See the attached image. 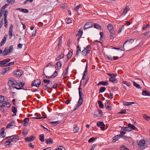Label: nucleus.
<instances>
[{"label":"nucleus","mask_w":150,"mask_h":150,"mask_svg":"<svg viewBox=\"0 0 150 150\" xmlns=\"http://www.w3.org/2000/svg\"><path fill=\"white\" fill-rule=\"evenodd\" d=\"M108 28L110 33V37L111 39H113L115 38V30L113 25L109 24L108 26Z\"/></svg>","instance_id":"nucleus-1"},{"label":"nucleus","mask_w":150,"mask_h":150,"mask_svg":"<svg viewBox=\"0 0 150 150\" xmlns=\"http://www.w3.org/2000/svg\"><path fill=\"white\" fill-rule=\"evenodd\" d=\"M8 85L10 88L12 87L14 88V87H16L18 85V83L14 79H12L8 80Z\"/></svg>","instance_id":"nucleus-2"},{"label":"nucleus","mask_w":150,"mask_h":150,"mask_svg":"<svg viewBox=\"0 0 150 150\" xmlns=\"http://www.w3.org/2000/svg\"><path fill=\"white\" fill-rule=\"evenodd\" d=\"M91 49L90 45L87 46L81 52V54L83 56H86L89 53Z\"/></svg>","instance_id":"nucleus-3"},{"label":"nucleus","mask_w":150,"mask_h":150,"mask_svg":"<svg viewBox=\"0 0 150 150\" xmlns=\"http://www.w3.org/2000/svg\"><path fill=\"white\" fill-rule=\"evenodd\" d=\"M18 85L16 87H14V88L16 89L17 90L23 89L25 91L28 90H30L28 89H25L23 87L25 85L24 83L22 82H18Z\"/></svg>","instance_id":"nucleus-4"},{"label":"nucleus","mask_w":150,"mask_h":150,"mask_svg":"<svg viewBox=\"0 0 150 150\" xmlns=\"http://www.w3.org/2000/svg\"><path fill=\"white\" fill-rule=\"evenodd\" d=\"M11 59L8 58L0 61V66L1 67H4L7 66L8 63L10 61Z\"/></svg>","instance_id":"nucleus-5"},{"label":"nucleus","mask_w":150,"mask_h":150,"mask_svg":"<svg viewBox=\"0 0 150 150\" xmlns=\"http://www.w3.org/2000/svg\"><path fill=\"white\" fill-rule=\"evenodd\" d=\"M41 81L40 79H37L34 80L31 84V86L32 87L35 86L38 87L41 84Z\"/></svg>","instance_id":"nucleus-6"},{"label":"nucleus","mask_w":150,"mask_h":150,"mask_svg":"<svg viewBox=\"0 0 150 150\" xmlns=\"http://www.w3.org/2000/svg\"><path fill=\"white\" fill-rule=\"evenodd\" d=\"M13 74L14 75H15L17 77H20L23 74V72L22 70H17L13 71Z\"/></svg>","instance_id":"nucleus-7"},{"label":"nucleus","mask_w":150,"mask_h":150,"mask_svg":"<svg viewBox=\"0 0 150 150\" xmlns=\"http://www.w3.org/2000/svg\"><path fill=\"white\" fill-rule=\"evenodd\" d=\"M97 125L98 127H100L102 130H104L107 128V127L105 128V125L103 122H99L97 123Z\"/></svg>","instance_id":"nucleus-8"},{"label":"nucleus","mask_w":150,"mask_h":150,"mask_svg":"<svg viewBox=\"0 0 150 150\" xmlns=\"http://www.w3.org/2000/svg\"><path fill=\"white\" fill-rule=\"evenodd\" d=\"M81 85H80L79 88V101L83 100V93L82 92V89L80 87Z\"/></svg>","instance_id":"nucleus-9"},{"label":"nucleus","mask_w":150,"mask_h":150,"mask_svg":"<svg viewBox=\"0 0 150 150\" xmlns=\"http://www.w3.org/2000/svg\"><path fill=\"white\" fill-rule=\"evenodd\" d=\"M93 26V25L91 23L89 22H87L84 25L83 27V29L85 30L88 28L92 27Z\"/></svg>","instance_id":"nucleus-10"},{"label":"nucleus","mask_w":150,"mask_h":150,"mask_svg":"<svg viewBox=\"0 0 150 150\" xmlns=\"http://www.w3.org/2000/svg\"><path fill=\"white\" fill-rule=\"evenodd\" d=\"M13 28V25L12 24H11L9 28V30L8 31V34L9 36V38L10 39H11L12 36V32Z\"/></svg>","instance_id":"nucleus-11"},{"label":"nucleus","mask_w":150,"mask_h":150,"mask_svg":"<svg viewBox=\"0 0 150 150\" xmlns=\"http://www.w3.org/2000/svg\"><path fill=\"white\" fill-rule=\"evenodd\" d=\"M11 139H8L5 142V144L6 146H7L8 147H10L12 145V142Z\"/></svg>","instance_id":"nucleus-12"},{"label":"nucleus","mask_w":150,"mask_h":150,"mask_svg":"<svg viewBox=\"0 0 150 150\" xmlns=\"http://www.w3.org/2000/svg\"><path fill=\"white\" fill-rule=\"evenodd\" d=\"M35 137L33 136H30L29 137H26L25 138V140L27 142H30L34 140Z\"/></svg>","instance_id":"nucleus-13"},{"label":"nucleus","mask_w":150,"mask_h":150,"mask_svg":"<svg viewBox=\"0 0 150 150\" xmlns=\"http://www.w3.org/2000/svg\"><path fill=\"white\" fill-rule=\"evenodd\" d=\"M108 84H109L107 81H101L98 83L97 85L98 86L102 85L103 86H105L108 85Z\"/></svg>","instance_id":"nucleus-14"},{"label":"nucleus","mask_w":150,"mask_h":150,"mask_svg":"<svg viewBox=\"0 0 150 150\" xmlns=\"http://www.w3.org/2000/svg\"><path fill=\"white\" fill-rule=\"evenodd\" d=\"M7 36L8 35L6 34L4 38H3L2 40L1 41L0 44V45L1 46H3L5 43Z\"/></svg>","instance_id":"nucleus-15"},{"label":"nucleus","mask_w":150,"mask_h":150,"mask_svg":"<svg viewBox=\"0 0 150 150\" xmlns=\"http://www.w3.org/2000/svg\"><path fill=\"white\" fill-rule=\"evenodd\" d=\"M122 137V136L120 135H117L115 136L113 138L112 142H115L117 141L120 138Z\"/></svg>","instance_id":"nucleus-16"},{"label":"nucleus","mask_w":150,"mask_h":150,"mask_svg":"<svg viewBox=\"0 0 150 150\" xmlns=\"http://www.w3.org/2000/svg\"><path fill=\"white\" fill-rule=\"evenodd\" d=\"M145 144V141L144 140H141L138 143V146L140 147L144 146Z\"/></svg>","instance_id":"nucleus-17"},{"label":"nucleus","mask_w":150,"mask_h":150,"mask_svg":"<svg viewBox=\"0 0 150 150\" xmlns=\"http://www.w3.org/2000/svg\"><path fill=\"white\" fill-rule=\"evenodd\" d=\"M13 137L12 139H11V141L12 142H16L17 140H19V138L16 135H15L13 136Z\"/></svg>","instance_id":"nucleus-18"},{"label":"nucleus","mask_w":150,"mask_h":150,"mask_svg":"<svg viewBox=\"0 0 150 150\" xmlns=\"http://www.w3.org/2000/svg\"><path fill=\"white\" fill-rule=\"evenodd\" d=\"M64 54L62 53L60 55H58L55 58V61H57L61 59L64 58Z\"/></svg>","instance_id":"nucleus-19"},{"label":"nucleus","mask_w":150,"mask_h":150,"mask_svg":"<svg viewBox=\"0 0 150 150\" xmlns=\"http://www.w3.org/2000/svg\"><path fill=\"white\" fill-rule=\"evenodd\" d=\"M83 100H82L81 101H79V100L77 102V103L78 104H76L75 106V110L77 109L83 103Z\"/></svg>","instance_id":"nucleus-20"},{"label":"nucleus","mask_w":150,"mask_h":150,"mask_svg":"<svg viewBox=\"0 0 150 150\" xmlns=\"http://www.w3.org/2000/svg\"><path fill=\"white\" fill-rule=\"evenodd\" d=\"M142 94L144 96H150V93L149 91H148L144 90L143 91Z\"/></svg>","instance_id":"nucleus-21"},{"label":"nucleus","mask_w":150,"mask_h":150,"mask_svg":"<svg viewBox=\"0 0 150 150\" xmlns=\"http://www.w3.org/2000/svg\"><path fill=\"white\" fill-rule=\"evenodd\" d=\"M8 49L7 47H5L3 51V54L4 56H5L7 55L9 53L8 51Z\"/></svg>","instance_id":"nucleus-22"},{"label":"nucleus","mask_w":150,"mask_h":150,"mask_svg":"<svg viewBox=\"0 0 150 150\" xmlns=\"http://www.w3.org/2000/svg\"><path fill=\"white\" fill-rule=\"evenodd\" d=\"M29 121V118H26L24 119L22 122V125L23 126H26L27 125H26V123H27Z\"/></svg>","instance_id":"nucleus-23"},{"label":"nucleus","mask_w":150,"mask_h":150,"mask_svg":"<svg viewBox=\"0 0 150 150\" xmlns=\"http://www.w3.org/2000/svg\"><path fill=\"white\" fill-rule=\"evenodd\" d=\"M134 102H128L126 101H125L123 102V104L124 105L126 106H129L132 105V104H134Z\"/></svg>","instance_id":"nucleus-24"},{"label":"nucleus","mask_w":150,"mask_h":150,"mask_svg":"<svg viewBox=\"0 0 150 150\" xmlns=\"http://www.w3.org/2000/svg\"><path fill=\"white\" fill-rule=\"evenodd\" d=\"M77 50L76 52V56H77V57L78 56V54L80 52H81V47H80L79 45H78L77 46Z\"/></svg>","instance_id":"nucleus-25"},{"label":"nucleus","mask_w":150,"mask_h":150,"mask_svg":"<svg viewBox=\"0 0 150 150\" xmlns=\"http://www.w3.org/2000/svg\"><path fill=\"white\" fill-rule=\"evenodd\" d=\"M105 106L106 108L108 109V110H111V107L110 104H108V102L105 103H104Z\"/></svg>","instance_id":"nucleus-26"},{"label":"nucleus","mask_w":150,"mask_h":150,"mask_svg":"<svg viewBox=\"0 0 150 150\" xmlns=\"http://www.w3.org/2000/svg\"><path fill=\"white\" fill-rule=\"evenodd\" d=\"M72 54V52L71 51H69L67 55V59H68V60L71 58Z\"/></svg>","instance_id":"nucleus-27"},{"label":"nucleus","mask_w":150,"mask_h":150,"mask_svg":"<svg viewBox=\"0 0 150 150\" xmlns=\"http://www.w3.org/2000/svg\"><path fill=\"white\" fill-rule=\"evenodd\" d=\"M133 84L134 86H135L136 88L139 89H140L141 88V86L139 84L133 81Z\"/></svg>","instance_id":"nucleus-28"},{"label":"nucleus","mask_w":150,"mask_h":150,"mask_svg":"<svg viewBox=\"0 0 150 150\" xmlns=\"http://www.w3.org/2000/svg\"><path fill=\"white\" fill-rule=\"evenodd\" d=\"M6 132H4V130H2L0 132V137L4 138L5 137Z\"/></svg>","instance_id":"nucleus-29"},{"label":"nucleus","mask_w":150,"mask_h":150,"mask_svg":"<svg viewBox=\"0 0 150 150\" xmlns=\"http://www.w3.org/2000/svg\"><path fill=\"white\" fill-rule=\"evenodd\" d=\"M50 123L53 125H56L59 124L60 122L59 121L54 122H50Z\"/></svg>","instance_id":"nucleus-30"},{"label":"nucleus","mask_w":150,"mask_h":150,"mask_svg":"<svg viewBox=\"0 0 150 150\" xmlns=\"http://www.w3.org/2000/svg\"><path fill=\"white\" fill-rule=\"evenodd\" d=\"M45 142L47 144H52L53 143V141L51 139L49 138L46 140Z\"/></svg>","instance_id":"nucleus-31"},{"label":"nucleus","mask_w":150,"mask_h":150,"mask_svg":"<svg viewBox=\"0 0 150 150\" xmlns=\"http://www.w3.org/2000/svg\"><path fill=\"white\" fill-rule=\"evenodd\" d=\"M94 27L98 30H101V27L100 25L98 23H96L94 24Z\"/></svg>","instance_id":"nucleus-32"},{"label":"nucleus","mask_w":150,"mask_h":150,"mask_svg":"<svg viewBox=\"0 0 150 150\" xmlns=\"http://www.w3.org/2000/svg\"><path fill=\"white\" fill-rule=\"evenodd\" d=\"M15 124V123L14 122H12L9 123H8V124L7 126L6 127V128H11V127L13 125H14Z\"/></svg>","instance_id":"nucleus-33"},{"label":"nucleus","mask_w":150,"mask_h":150,"mask_svg":"<svg viewBox=\"0 0 150 150\" xmlns=\"http://www.w3.org/2000/svg\"><path fill=\"white\" fill-rule=\"evenodd\" d=\"M120 148L121 150H129V149L126 147L124 145H122L120 146Z\"/></svg>","instance_id":"nucleus-34"},{"label":"nucleus","mask_w":150,"mask_h":150,"mask_svg":"<svg viewBox=\"0 0 150 150\" xmlns=\"http://www.w3.org/2000/svg\"><path fill=\"white\" fill-rule=\"evenodd\" d=\"M129 10V8L127 6H126L125 8L123 10V13L125 14H126Z\"/></svg>","instance_id":"nucleus-35"},{"label":"nucleus","mask_w":150,"mask_h":150,"mask_svg":"<svg viewBox=\"0 0 150 150\" xmlns=\"http://www.w3.org/2000/svg\"><path fill=\"white\" fill-rule=\"evenodd\" d=\"M128 126L129 127H130L131 130L132 129L134 130L136 128V127L134 125H132L130 123H129L128 124Z\"/></svg>","instance_id":"nucleus-36"},{"label":"nucleus","mask_w":150,"mask_h":150,"mask_svg":"<svg viewBox=\"0 0 150 150\" xmlns=\"http://www.w3.org/2000/svg\"><path fill=\"white\" fill-rule=\"evenodd\" d=\"M83 34V30L82 29H80L79 30L77 33L76 34V35H79L81 36Z\"/></svg>","instance_id":"nucleus-37"},{"label":"nucleus","mask_w":150,"mask_h":150,"mask_svg":"<svg viewBox=\"0 0 150 150\" xmlns=\"http://www.w3.org/2000/svg\"><path fill=\"white\" fill-rule=\"evenodd\" d=\"M62 62L61 61H59L56 63V65L57 66V67H59V69H60L62 65Z\"/></svg>","instance_id":"nucleus-38"},{"label":"nucleus","mask_w":150,"mask_h":150,"mask_svg":"<svg viewBox=\"0 0 150 150\" xmlns=\"http://www.w3.org/2000/svg\"><path fill=\"white\" fill-rule=\"evenodd\" d=\"M79 130V127H78L76 126L74 127L73 129V131L74 133H76L78 132Z\"/></svg>","instance_id":"nucleus-39"},{"label":"nucleus","mask_w":150,"mask_h":150,"mask_svg":"<svg viewBox=\"0 0 150 150\" xmlns=\"http://www.w3.org/2000/svg\"><path fill=\"white\" fill-rule=\"evenodd\" d=\"M106 88L104 87H102L100 88L99 91V93H101L104 91L106 90Z\"/></svg>","instance_id":"nucleus-40"},{"label":"nucleus","mask_w":150,"mask_h":150,"mask_svg":"<svg viewBox=\"0 0 150 150\" xmlns=\"http://www.w3.org/2000/svg\"><path fill=\"white\" fill-rule=\"evenodd\" d=\"M121 130H123L124 131H131V129H130V127H124L122 128Z\"/></svg>","instance_id":"nucleus-41"},{"label":"nucleus","mask_w":150,"mask_h":150,"mask_svg":"<svg viewBox=\"0 0 150 150\" xmlns=\"http://www.w3.org/2000/svg\"><path fill=\"white\" fill-rule=\"evenodd\" d=\"M82 7V6L81 4H79L76 7L74 8L75 10L77 12L79 10V8H81Z\"/></svg>","instance_id":"nucleus-42"},{"label":"nucleus","mask_w":150,"mask_h":150,"mask_svg":"<svg viewBox=\"0 0 150 150\" xmlns=\"http://www.w3.org/2000/svg\"><path fill=\"white\" fill-rule=\"evenodd\" d=\"M4 97L2 96H0V103H3V102H6L4 101Z\"/></svg>","instance_id":"nucleus-43"},{"label":"nucleus","mask_w":150,"mask_h":150,"mask_svg":"<svg viewBox=\"0 0 150 150\" xmlns=\"http://www.w3.org/2000/svg\"><path fill=\"white\" fill-rule=\"evenodd\" d=\"M143 117L144 119L146 121H148L150 120V117L148 116H147L146 114H144L143 115Z\"/></svg>","instance_id":"nucleus-44"},{"label":"nucleus","mask_w":150,"mask_h":150,"mask_svg":"<svg viewBox=\"0 0 150 150\" xmlns=\"http://www.w3.org/2000/svg\"><path fill=\"white\" fill-rule=\"evenodd\" d=\"M44 134H41L40 135V139L41 142H43L44 141Z\"/></svg>","instance_id":"nucleus-45"},{"label":"nucleus","mask_w":150,"mask_h":150,"mask_svg":"<svg viewBox=\"0 0 150 150\" xmlns=\"http://www.w3.org/2000/svg\"><path fill=\"white\" fill-rule=\"evenodd\" d=\"M71 22L72 21L70 18H67L65 20V22L67 24L71 23Z\"/></svg>","instance_id":"nucleus-46"},{"label":"nucleus","mask_w":150,"mask_h":150,"mask_svg":"<svg viewBox=\"0 0 150 150\" xmlns=\"http://www.w3.org/2000/svg\"><path fill=\"white\" fill-rule=\"evenodd\" d=\"M124 46H123V47H113L112 49L115 50H119L121 51H124L125 50V49L124 48Z\"/></svg>","instance_id":"nucleus-47"},{"label":"nucleus","mask_w":150,"mask_h":150,"mask_svg":"<svg viewBox=\"0 0 150 150\" xmlns=\"http://www.w3.org/2000/svg\"><path fill=\"white\" fill-rule=\"evenodd\" d=\"M87 67H88V65L87 64H86V67L85 69V70L84 71L83 73V75H84V76H86L87 74Z\"/></svg>","instance_id":"nucleus-48"},{"label":"nucleus","mask_w":150,"mask_h":150,"mask_svg":"<svg viewBox=\"0 0 150 150\" xmlns=\"http://www.w3.org/2000/svg\"><path fill=\"white\" fill-rule=\"evenodd\" d=\"M12 111L14 114H16L17 110L15 107L13 106L12 107Z\"/></svg>","instance_id":"nucleus-49"},{"label":"nucleus","mask_w":150,"mask_h":150,"mask_svg":"<svg viewBox=\"0 0 150 150\" xmlns=\"http://www.w3.org/2000/svg\"><path fill=\"white\" fill-rule=\"evenodd\" d=\"M107 57L108 59L110 60L111 61H113L114 60H115V57L113 56L112 57L111 56H107Z\"/></svg>","instance_id":"nucleus-50"},{"label":"nucleus","mask_w":150,"mask_h":150,"mask_svg":"<svg viewBox=\"0 0 150 150\" xmlns=\"http://www.w3.org/2000/svg\"><path fill=\"white\" fill-rule=\"evenodd\" d=\"M8 50L9 53L11 52L13 50V45H11L8 48Z\"/></svg>","instance_id":"nucleus-51"},{"label":"nucleus","mask_w":150,"mask_h":150,"mask_svg":"<svg viewBox=\"0 0 150 150\" xmlns=\"http://www.w3.org/2000/svg\"><path fill=\"white\" fill-rule=\"evenodd\" d=\"M134 41V40H133V39H130L129 40H127L125 43H124V44H123V46L126 43H127V42H130L131 43H133Z\"/></svg>","instance_id":"nucleus-52"},{"label":"nucleus","mask_w":150,"mask_h":150,"mask_svg":"<svg viewBox=\"0 0 150 150\" xmlns=\"http://www.w3.org/2000/svg\"><path fill=\"white\" fill-rule=\"evenodd\" d=\"M97 111L98 112V114L99 115L100 117L102 116L103 115V113L102 110L100 109H98L97 110Z\"/></svg>","instance_id":"nucleus-53"},{"label":"nucleus","mask_w":150,"mask_h":150,"mask_svg":"<svg viewBox=\"0 0 150 150\" xmlns=\"http://www.w3.org/2000/svg\"><path fill=\"white\" fill-rule=\"evenodd\" d=\"M124 25H123L121 26L120 27L119 29V30L118 31V33H119L121 32L122 30L124 29Z\"/></svg>","instance_id":"nucleus-54"},{"label":"nucleus","mask_w":150,"mask_h":150,"mask_svg":"<svg viewBox=\"0 0 150 150\" xmlns=\"http://www.w3.org/2000/svg\"><path fill=\"white\" fill-rule=\"evenodd\" d=\"M99 106L101 108H102L103 107V105L100 100H99L98 102Z\"/></svg>","instance_id":"nucleus-55"},{"label":"nucleus","mask_w":150,"mask_h":150,"mask_svg":"<svg viewBox=\"0 0 150 150\" xmlns=\"http://www.w3.org/2000/svg\"><path fill=\"white\" fill-rule=\"evenodd\" d=\"M123 83L125 85H126L128 87L130 86L131 85V84H130L129 82L126 81H123Z\"/></svg>","instance_id":"nucleus-56"},{"label":"nucleus","mask_w":150,"mask_h":150,"mask_svg":"<svg viewBox=\"0 0 150 150\" xmlns=\"http://www.w3.org/2000/svg\"><path fill=\"white\" fill-rule=\"evenodd\" d=\"M126 113V110L125 109L122 110L121 111L118 112V113L119 114H125Z\"/></svg>","instance_id":"nucleus-57"},{"label":"nucleus","mask_w":150,"mask_h":150,"mask_svg":"<svg viewBox=\"0 0 150 150\" xmlns=\"http://www.w3.org/2000/svg\"><path fill=\"white\" fill-rule=\"evenodd\" d=\"M4 104L6 105V107L7 108H9L11 106V104L9 103L8 102H5Z\"/></svg>","instance_id":"nucleus-58"},{"label":"nucleus","mask_w":150,"mask_h":150,"mask_svg":"<svg viewBox=\"0 0 150 150\" xmlns=\"http://www.w3.org/2000/svg\"><path fill=\"white\" fill-rule=\"evenodd\" d=\"M107 74L109 76L111 77H115L116 76V74H115L108 73Z\"/></svg>","instance_id":"nucleus-59"},{"label":"nucleus","mask_w":150,"mask_h":150,"mask_svg":"<svg viewBox=\"0 0 150 150\" xmlns=\"http://www.w3.org/2000/svg\"><path fill=\"white\" fill-rule=\"evenodd\" d=\"M50 83H47L46 85H45V87L46 88H47L49 89H50L51 90H52V89L50 87Z\"/></svg>","instance_id":"nucleus-60"},{"label":"nucleus","mask_w":150,"mask_h":150,"mask_svg":"<svg viewBox=\"0 0 150 150\" xmlns=\"http://www.w3.org/2000/svg\"><path fill=\"white\" fill-rule=\"evenodd\" d=\"M58 74V73H57L56 71H55L54 73L53 74L52 76V77L53 78H54Z\"/></svg>","instance_id":"nucleus-61"},{"label":"nucleus","mask_w":150,"mask_h":150,"mask_svg":"<svg viewBox=\"0 0 150 150\" xmlns=\"http://www.w3.org/2000/svg\"><path fill=\"white\" fill-rule=\"evenodd\" d=\"M21 12L25 13H28L29 11L28 9H26L23 8Z\"/></svg>","instance_id":"nucleus-62"},{"label":"nucleus","mask_w":150,"mask_h":150,"mask_svg":"<svg viewBox=\"0 0 150 150\" xmlns=\"http://www.w3.org/2000/svg\"><path fill=\"white\" fill-rule=\"evenodd\" d=\"M46 117H47V116H45L44 117H34V118H35V119H44L46 118Z\"/></svg>","instance_id":"nucleus-63"},{"label":"nucleus","mask_w":150,"mask_h":150,"mask_svg":"<svg viewBox=\"0 0 150 150\" xmlns=\"http://www.w3.org/2000/svg\"><path fill=\"white\" fill-rule=\"evenodd\" d=\"M144 35H146V36H147L148 37V36L149 37V36H150V32L148 31V32H146L145 33H144Z\"/></svg>","instance_id":"nucleus-64"}]
</instances>
